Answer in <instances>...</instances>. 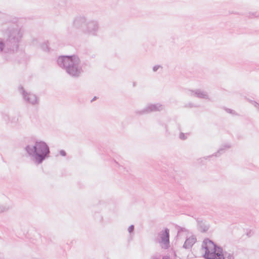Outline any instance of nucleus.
Wrapping results in <instances>:
<instances>
[{
	"mask_svg": "<svg viewBox=\"0 0 259 259\" xmlns=\"http://www.w3.org/2000/svg\"><path fill=\"white\" fill-rule=\"evenodd\" d=\"M4 19L5 23L10 25L4 31V33L7 35L6 39L4 40L0 38V54L4 60L13 61L16 59L19 43L23 34L21 29L16 24L18 21L17 18L5 15Z\"/></svg>",
	"mask_w": 259,
	"mask_h": 259,
	"instance_id": "nucleus-1",
	"label": "nucleus"
},
{
	"mask_svg": "<svg viewBox=\"0 0 259 259\" xmlns=\"http://www.w3.org/2000/svg\"><path fill=\"white\" fill-rule=\"evenodd\" d=\"M2 116L3 120L6 122L11 121L12 123H16L18 120V118L16 117H14L10 120L9 115L6 113H3Z\"/></svg>",
	"mask_w": 259,
	"mask_h": 259,
	"instance_id": "nucleus-13",
	"label": "nucleus"
},
{
	"mask_svg": "<svg viewBox=\"0 0 259 259\" xmlns=\"http://www.w3.org/2000/svg\"><path fill=\"white\" fill-rule=\"evenodd\" d=\"M252 15L256 17V16L255 15H254V14H252Z\"/></svg>",
	"mask_w": 259,
	"mask_h": 259,
	"instance_id": "nucleus-28",
	"label": "nucleus"
},
{
	"mask_svg": "<svg viewBox=\"0 0 259 259\" xmlns=\"http://www.w3.org/2000/svg\"><path fill=\"white\" fill-rule=\"evenodd\" d=\"M191 96L200 99H208V95L206 92L201 90H196L195 91H191Z\"/></svg>",
	"mask_w": 259,
	"mask_h": 259,
	"instance_id": "nucleus-10",
	"label": "nucleus"
},
{
	"mask_svg": "<svg viewBox=\"0 0 259 259\" xmlns=\"http://www.w3.org/2000/svg\"><path fill=\"white\" fill-rule=\"evenodd\" d=\"M198 226L199 231L201 232H206L209 229V226L207 225H205L202 221L198 222Z\"/></svg>",
	"mask_w": 259,
	"mask_h": 259,
	"instance_id": "nucleus-14",
	"label": "nucleus"
},
{
	"mask_svg": "<svg viewBox=\"0 0 259 259\" xmlns=\"http://www.w3.org/2000/svg\"><path fill=\"white\" fill-rule=\"evenodd\" d=\"M24 149L34 163L37 165L41 164L50 157L49 146L47 143L41 140H36L33 145H27Z\"/></svg>",
	"mask_w": 259,
	"mask_h": 259,
	"instance_id": "nucleus-2",
	"label": "nucleus"
},
{
	"mask_svg": "<svg viewBox=\"0 0 259 259\" xmlns=\"http://www.w3.org/2000/svg\"><path fill=\"white\" fill-rule=\"evenodd\" d=\"M41 48L45 52H49V45H48V41L44 42L41 45Z\"/></svg>",
	"mask_w": 259,
	"mask_h": 259,
	"instance_id": "nucleus-15",
	"label": "nucleus"
},
{
	"mask_svg": "<svg viewBox=\"0 0 259 259\" xmlns=\"http://www.w3.org/2000/svg\"><path fill=\"white\" fill-rule=\"evenodd\" d=\"M99 29V24L97 21L87 20L86 25L83 28V32L89 35L97 36Z\"/></svg>",
	"mask_w": 259,
	"mask_h": 259,
	"instance_id": "nucleus-5",
	"label": "nucleus"
},
{
	"mask_svg": "<svg viewBox=\"0 0 259 259\" xmlns=\"http://www.w3.org/2000/svg\"><path fill=\"white\" fill-rule=\"evenodd\" d=\"M196 241L195 237L192 236L186 239L183 245V248L185 249H190Z\"/></svg>",
	"mask_w": 259,
	"mask_h": 259,
	"instance_id": "nucleus-12",
	"label": "nucleus"
},
{
	"mask_svg": "<svg viewBox=\"0 0 259 259\" xmlns=\"http://www.w3.org/2000/svg\"><path fill=\"white\" fill-rule=\"evenodd\" d=\"M87 19L84 16H77L75 18L73 25L76 28L81 29L83 31V28L85 26Z\"/></svg>",
	"mask_w": 259,
	"mask_h": 259,
	"instance_id": "nucleus-9",
	"label": "nucleus"
},
{
	"mask_svg": "<svg viewBox=\"0 0 259 259\" xmlns=\"http://www.w3.org/2000/svg\"><path fill=\"white\" fill-rule=\"evenodd\" d=\"M10 207L8 206L0 204V213L6 212L10 209Z\"/></svg>",
	"mask_w": 259,
	"mask_h": 259,
	"instance_id": "nucleus-16",
	"label": "nucleus"
},
{
	"mask_svg": "<svg viewBox=\"0 0 259 259\" xmlns=\"http://www.w3.org/2000/svg\"><path fill=\"white\" fill-rule=\"evenodd\" d=\"M19 90L23 96L24 100L32 105H35L38 104V99L36 96L30 93H27L25 91L22 86L19 88Z\"/></svg>",
	"mask_w": 259,
	"mask_h": 259,
	"instance_id": "nucleus-8",
	"label": "nucleus"
},
{
	"mask_svg": "<svg viewBox=\"0 0 259 259\" xmlns=\"http://www.w3.org/2000/svg\"><path fill=\"white\" fill-rule=\"evenodd\" d=\"M178 229V235H180L181 233L187 231V229L185 228L182 227L180 226H177Z\"/></svg>",
	"mask_w": 259,
	"mask_h": 259,
	"instance_id": "nucleus-17",
	"label": "nucleus"
},
{
	"mask_svg": "<svg viewBox=\"0 0 259 259\" xmlns=\"http://www.w3.org/2000/svg\"><path fill=\"white\" fill-rule=\"evenodd\" d=\"M225 110L228 113H229L232 114H236L235 111L234 110H232V109H229V108H225Z\"/></svg>",
	"mask_w": 259,
	"mask_h": 259,
	"instance_id": "nucleus-19",
	"label": "nucleus"
},
{
	"mask_svg": "<svg viewBox=\"0 0 259 259\" xmlns=\"http://www.w3.org/2000/svg\"><path fill=\"white\" fill-rule=\"evenodd\" d=\"M133 86H134V87H135V86H136V82H134V83H133Z\"/></svg>",
	"mask_w": 259,
	"mask_h": 259,
	"instance_id": "nucleus-27",
	"label": "nucleus"
},
{
	"mask_svg": "<svg viewBox=\"0 0 259 259\" xmlns=\"http://www.w3.org/2000/svg\"><path fill=\"white\" fill-rule=\"evenodd\" d=\"M60 154L62 156H65L66 155V153L64 150H61L59 151Z\"/></svg>",
	"mask_w": 259,
	"mask_h": 259,
	"instance_id": "nucleus-24",
	"label": "nucleus"
},
{
	"mask_svg": "<svg viewBox=\"0 0 259 259\" xmlns=\"http://www.w3.org/2000/svg\"><path fill=\"white\" fill-rule=\"evenodd\" d=\"M97 99V97L96 96H95L93 99L91 100V102H92L93 101L96 100Z\"/></svg>",
	"mask_w": 259,
	"mask_h": 259,
	"instance_id": "nucleus-26",
	"label": "nucleus"
},
{
	"mask_svg": "<svg viewBox=\"0 0 259 259\" xmlns=\"http://www.w3.org/2000/svg\"><path fill=\"white\" fill-rule=\"evenodd\" d=\"M160 255L158 253L152 255L151 259H160Z\"/></svg>",
	"mask_w": 259,
	"mask_h": 259,
	"instance_id": "nucleus-21",
	"label": "nucleus"
},
{
	"mask_svg": "<svg viewBox=\"0 0 259 259\" xmlns=\"http://www.w3.org/2000/svg\"><path fill=\"white\" fill-rule=\"evenodd\" d=\"M134 228H135V227L133 225H131V226H130L128 228V232L131 234L132 233H133L134 231Z\"/></svg>",
	"mask_w": 259,
	"mask_h": 259,
	"instance_id": "nucleus-18",
	"label": "nucleus"
},
{
	"mask_svg": "<svg viewBox=\"0 0 259 259\" xmlns=\"http://www.w3.org/2000/svg\"><path fill=\"white\" fill-rule=\"evenodd\" d=\"M57 62L58 66L64 69L71 77H79L83 72L80 60L77 55L60 56L58 58Z\"/></svg>",
	"mask_w": 259,
	"mask_h": 259,
	"instance_id": "nucleus-3",
	"label": "nucleus"
},
{
	"mask_svg": "<svg viewBox=\"0 0 259 259\" xmlns=\"http://www.w3.org/2000/svg\"><path fill=\"white\" fill-rule=\"evenodd\" d=\"M160 240L159 243L161 245L162 248L165 249H168L169 245V230L168 228H165L159 233Z\"/></svg>",
	"mask_w": 259,
	"mask_h": 259,
	"instance_id": "nucleus-7",
	"label": "nucleus"
},
{
	"mask_svg": "<svg viewBox=\"0 0 259 259\" xmlns=\"http://www.w3.org/2000/svg\"><path fill=\"white\" fill-rule=\"evenodd\" d=\"M185 107H189V108H192V107H199V106L198 105H194L192 103H189L187 105H186Z\"/></svg>",
	"mask_w": 259,
	"mask_h": 259,
	"instance_id": "nucleus-22",
	"label": "nucleus"
},
{
	"mask_svg": "<svg viewBox=\"0 0 259 259\" xmlns=\"http://www.w3.org/2000/svg\"><path fill=\"white\" fill-rule=\"evenodd\" d=\"M159 68H162V66L159 65H155L153 67V71L156 72Z\"/></svg>",
	"mask_w": 259,
	"mask_h": 259,
	"instance_id": "nucleus-20",
	"label": "nucleus"
},
{
	"mask_svg": "<svg viewBox=\"0 0 259 259\" xmlns=\"http://www.w3.org/2000/svg\"><path fill=\"white\" fill-rule=\"evenodd\" d=\"M179 138L181 140H185L186 139V137L185 136V134L183 133H181L180 134Z\"/></svg>",
	"mask_w": 259,
	"mask_h": 259,
	"instance_id": "nucleus-23",
	"label": "nucleus"
},
{
	"mask_svg": "<svg viewBox=\"0 0 259 259\" xmlns=\"http://www.w3.org/2000/svg\"><path fill=\"white\" fill-rule=\"evenodd\" d=\"M164 109V106L160 103L151 104L141 110L136 111V113L139 115L147 114L151 112L160 111Z\"/></svg>",
	"mask_w": 259,
	"mask_h": 259,
	"instance_id": "nucleus-6",
	"label": "nucleus"
},
{
	"mask_svg": "<svg viewBox=\"0 0 259 259\" xmlns=\"http://www.w3.org/2000/svg\"><path fill=\"white\" fill-rule=\"evenodd\" d=\"M231 147V146L229 144H226L225 145H223L218 150V151L213 154L211 155H209L207 157H204V158L206 159L208 157H211L213 156H214L215 157H219L222 154L224 153L225 151V150L227 149H229Z\"/></svg>",
	"mask_w": 259,
	"mask_h": 259,
	"instance_id": "nucleus-11",
	"label": "nucleus"
},
{
	"mask_svg": "<svg viewBox=\"0 0 259 259\" xmlns=\"http://www.w3.org/2000/svg\"><path fill=\"white\" fill-rule=\"evenodd\" d=\"M201 247L205 250L203 256L206 259H235L233 252H224L222 247L208 238L203 240Z\"/></svg>",
	"mask_w": 259,
	"mask_h": 259,
	"instance_id": "nucleus-4",
	"label": "nucleus"
},
{
	"mask_svg": "<svg viewBox=\"0 0 259 259\" xmlns=\"http://www.w3.org/2000/svg\"><path fill=\"white\" fill-rule=\"evenodd\" d=\"M254 106L257 108H259V104L255 101H252Z\"/></svg>",
	"mask_w": 259,
	"mask_h": 259,
	"instance_id": "nucleus-25",
	"label": "nucleus"
}]
</instances>
